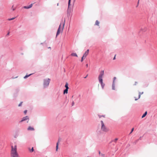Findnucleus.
<instances>
[{
	"label": "nucleus",
	"instance_id": "f257e3e1",
	"mask_svg": "<svg viewBox=\"0 0 157 157\" xmlns=\"http://www.w3.org/2000/svg\"><path fill=\"white\" fill-rule=\"evenodd\" d=\"M10 156L11 157H20L17 151V146L16 145L14 147L13 146H11Z\"/></svg>",
	"mask_w": 157,
	"mask_h": 157
},
{
	"label": "nucleus",
	"instance_id": "f03ea898",
	"mask_svg": "<svg viewBox=\"0 0 157 157\" xmlns=\"http://www.w3.org/2000/svg\"><path fill=\"white\" fill-rule=\"evenodd\" d=\"M104 75V71H101L100 75L98 76V79L99 82L101 84L102 88L104 89L105 86V84L103 83L102 82V77Z\"/></svg>",
	"mask_w": 157,
	"mask_h": 157
},
{
	"label": "nucleus",
	"instance_id": "7ed1b4c3",
	"mask_svg": "<svg viewBox=\"0 0 157 157\" xmlns=\"http://www.w3.org/2000/svg\"><path fill=\"white\" fill-rule=\"evenodd\" d=\"M101 130L103 132H107L109 131V129L105 125L103 121H101Z\"/></svg>",
	"mask_w": 157,
	"mask_h": 157
},
{
	"label": "nucleus",
	"instance_id": "20e7f679",
	"mask_svg": "<svg viewBox=\"0 0 157 157\" xmlns=\"http://www.w3.org/2000/svg\"><path fill=\"white\" fill-rule=\"evenodd\" d=\"M51 79L49 78L44 79L43 80V87L44 88L48 87L49 85Z\"/></svg>",
	"mask_w": 157,
	"mask_h": 157
},
{
	"label": "nucleus",
	"instance_id": "39448f33",
	"mask_svg": "<svg viewBox=\"0 0 157 157\" xmlns=\"http://www.w3.org/2000/svg\"><path fill=\"white\" fill-rule=\"evenodd\" d=\"M64 24V23H63L62 24L61 23L59 25V27L57 32L56 35V36H57L60 33V31L63 29Z\"/></svg>",
	"mask_w": 157,
	"mask_h": 157
},
{
	"label": "nucleus",
	"instance_id": "423d86ee",
	"mask_svg": "<svg viewBox=\"0 0 157 157\" xmlns=\"http://www.w3.org/2000/svg\"><path fill=\"white\" fill-rule=\"evenodd\" d=\"M27 120H29V117L28 116H26L23 117L21 120L20 121V122H22Z\"/></svg>",
	"mask_w": 157,
	"mask_h": 157
},
{
	"label": "nucleus",
	"instance_id": "0eeeda50",
	"mask_svg": "<svg viewBox=\"0 0 157 157\" xmlns=\"http://www.w3.org/2000/svg\"><path fill=\"white\" fill-rule=\"evenodd\" d=\"M61 140L60 139V138H59L58 142H57L56 143V151H57L58 150V145L59 144Z\"/></svg>",
	"mask_w": 157,
	"mask_h": 157
},
{
	"label": "nucleus",
	"instance_id": "6e6552de",
	"mask_svg": "<svg viewBox=\"0 0 157 157\" xmlns=\"http://www.w3.org/2000/svg\"><path fill=\"white\" fill-rule=\"evenodd\" d=\"M33 6V4H31L30 5H29L28 6H24L23 8L24 9H29L32 7Z\"/></svg>",
	"mask_w": 157,
	"mask_h": 157
},
{
	"label": "nucleus",
	"instance_id": "1a4fd4ad",
	"mask_svg": "<svg viewBox=\"0 0 157 157\" xmlns=\"http://www.w3.org/2000/svg\"><path fill=\"white\" fill-rule=\"evenodd\" d=\"M89 51V49L87 50V51L85 52L83 55V57H84V58H85L86 57V56L88 55V54Z\"/></svg>",
	"mask_w": 157,
	"mask_h": 157
},
{
	"label": "nucleus",
	"instance_id": "9d476101",
	"mask_svg": "<svg viewBox=\"0 0 157 157\" xmlns=\"http://www.w3.org/2000/svg\"><path fill=\"white\" fill-rule=\"evenodd\" d=\"M143 92H140L139 93V94L138 96V98H136V97H135V100L136 101L137 100H138V99H139V98H140V97L141 95L143 94Z\"/></svg>",
	"mask_w": 157,
	"mask_h": 157
},
{
	"label": "nucleus",
	"instance_id": "9b49d317",
	"mask_svg": "<svg viewBox=\"0 0 157 157\" xmlns=\"http://www.w3.org/2000/svg\"><path fill=\"white\" fill-rule=\"evenodd\" d=\"M27 130L29 131H34V129L33 127H32L31 126H29Z\"/></svg>",
	"mask_w": 157,
	"mask_h": 157
},
{
	"label": "nucleus",
	"instance_id": "f8f14e48",
	"mask_svg": "<svg viewBox=\"0 0 157 157\" xmlns=\"http://www.w3.org/2000/svg\"><path fill=\"white\" fill-rule=\"evenodd\" d=\"M28 150L31 153L33 152L34 151V149L33 147H32L31 148L29 147L28 148Z\"/></svg>",
	"mask_w": 157,
	"mask_h": 157
},
{
	"label": "nucleus",
	"instance_id": "ddd939ff",
	"mask_svg": "<svg viewBox=\"0 0 157 157\" xmlns=\"http://www.w3.org/2000/svg\"><path fill=\"white\" fill-rule=\"evenodd\" d=\"M68 89H66L63 91V94H67L68 93Z\"/></svg>",
	"mask_w": 157,
	"mask_h": 157
},
{
	"label": "nucleus",
	"instance_id": "4468645a",
	"mask_svg": "<svg viewBox=\"0 0 157 157\" xmlns=\"http://www.w3.org/2000/svg\"><path fill=\"white\" fill-rule=\"evenodd\" d=\"M71 55L72 56H76V57H78V56L77 55V54H76V53H72L71 54Z\"/></svg>",
	"mask_w": 157,
	"mask_h": 157
},
{
	"label": "nucleus",
	"instance_id": "2eb2a0df",
	"mask_svg": "<svg viewBox=\"0 0 157 157\" xmlns=\"http://www.w3.org/2000/svg\"><path fill=\"white\" fill-rule=\"evenodd\" d=\"M99 21H98V20L96 21L95 23V25H98V26H99Z\"/></svg>",
	"mask_w": 157,
	"mask_h": 157
},
{
	"label": "nucleus",
	"instance_id": "dca6fc26",
	"mask_svg": "<svg viewBox=\"0 0 157 157\" xmlns=\"http://www.w3.org/2000/svg\"><path fill=\"white\" fill-rule=\"evenodd\" d=\"M147 111H146L144 113V114L142 115V118H143L144 117H145V116L147 114Z\"/></svg>",
	"mask_w": 157,
	"mask_h": 157
},
{
	"label": "nucleus",
	"instance_id": "f3484780",
	"mask_svg": "<svg viewBox=\"0 0 157 157\" xmlns=\"http://www.w3.org/2000/svg\"><path fill=\"white\" fill-rule=\"evenodd\" d=\"M32 74H31L29 75H26L24 77V78H26L29 77Z\"/></svg>",
	"mask_w": 157,
	"mask_h": 157
},
{
	"label": "nucleus",
	"instance_id": "a211bd4d",
	"mask_svg": "<svg viewBox=\"0 0 157 157\" xmlns=\"http://www.w3.org/2000/svg\"><path fill=\"white\" fill-rule=\"evenodd\" d=\"M112 88V89L113 90H115V84H114V81L113 82V83Z\"/></svg>",
	"mask_w": 157,
	"mask_h": 157
},
{
	"label": "nucleus",
	"instance_id": "6ab92c4d",
	"mask_svg": "<svg viewBox=\"0 0 157 157\" xmlns=\"http://www.w3.org/2000/svg\"><path fill=\"white\" fill-rule=\"evenodd\" d=\"M65 87H66V89H69V87H68V83L67 82H66L65 85Z\"/></svg>",
	"mask_w": 157,
	"mask_h": 157
},
{
	"label": "nucleus",
	"instance_id": "aec40b11",
	"mask_svg": "<svg viewBox=\"0 0 157 157\" xmlns=\"http://www.w3.org/2000/svg\"><path fill=\"white\" fill-rule=\"evenodd\" d=\"M15 18V17H12V18H9L8 19V21H11V20H13Z\"/></svg>",
	"mask_w": 157,
	"mask_h": 157
},
{
	"label": "nucleus",
	"instance_id": "412c9836",
	"mask_svg": "<svg viewBox=\"0 0 157 157\" xmlns=\"http://www.w3.org/2000/svg\"><path fill=\"white\" fill-rule=\"evenodd\" d=\"M118 139L117 138H115L113 141L115 143H116L117 141L118 140Z\"/></svg>",
	"mask_w": 157,
	"mask_h": 157
},
{
	"label": "nucleus",
	"instance_id": "4be33fe9",
	"mask_svg": "<svg viewBox=\"0 0 157 157\" xmlns=\"http://www.w3.org/2000/svg\"><path fill=\"white\" fill-rule=\"evenodd\" d=\"M16 7L13 8V6L11 9L13 10V11H14L16 9Z\"/></svg>",
	"mask_w": 157,
	"mask_h": 157
},
{
	"label": "nucleus",
	"instance_id": "5701e85b",
	"mask_svg": "<svg viewBox=\"0 0 157 157\" xmlns=\"http://www.w3.org/2000/svg\"><path fill=\"white\" fill-rule=\"evenodd\" d=\"M74 104H75V103H74V101H73L72 102V104H71L72 106H73L74 105Z\"/></svg>",
	"mask_w": 157,
	"mask_h": 157
},
{
	"label": "nucleus",
	"instance_id": "b1692460",
	"mask_svg": "<svg viewBox=\"0 0 157 157\" xmlns=\"http://www.w3.org/2000/svg\"><path fill=\"white\" fill-rule=\"evenodd\" d=\"M22 102H21L18 105V106H21V105H22Z\"/></svg>",
	"mask_w": 157,
	"mask_h": 157
},
{
	"label": "nucleus",
	"instance_id": "393cba45",
	"mask_svg": "<svg viewBox=\"0 0 157 157\" xmlns=\"http://www.w3.org/2000/svg\"><path fill=\"white\" fill-rule=\"evenodd\" d=\"M100 155H101V156L102 157H104V156H105L103 154H100Z\"/></svg>",
	"mask_w": 157,
	"mask_h": 157
},
{
	"label": "nucleus",
	"instance_id": "a878e982",
	"mask_svg": "<svg viewBox=\"0 0 157 157\" xmlns=\"http://www.w3.org/2000/svg\"><path fill=\"white\" fill-rule=\"evenodd\" d=\"M84 59V57H83V56L82 57V58L81 62H82L83 60Z\"/></svg>",
	"mask_w": 157,
	"mask_h": 157
},
{
	"label": "nucleus",
	"instance_id": "bb28decb",
	"mask_svg": "<svg viewBox=\"0 0 157 157\" xmlns=\"http://www.w3.org/2000/svg\"><path fill=\"white\" fill-rule=\"evenodd\" d=\"M68 8H67V13H68V10H69V2H68Z\"/></svg>",
	"mask_w": 157,
	"mask_h": 157
},
{
	"label": "nucleus",
	"instance_id": "cd10ccee",
	"mask_svg": "<svg viewBox=\"0 0 157 157\" xmlns=\"http://www.w3.org/2000/svg\"><path fill=\"white\" fill-rule=\"evenodd\" d=\"M27 110H25L24 111V113H25V114H26V113H27Z\"/></svg>",
	"mask_w": 157,
	"mask_h": 157
},
{
	"label": "nucleus",
	"instance_id": "c85d7f7f",
	"mask_svg": "<svg viewBox=\"0 0 157 157\" xmlns=\"http://www.w3.org/2000/svg\"><path fill=\"white\" fill-rule=\"evenodd\" d=\"M116 78L115 77H114L113 78V81H114H114L116 80Z\"/></svg>",
	"mask_w": 157,
	"mask_h": 157
},
{
	"label": "nucleus",
	"instance_id": "c756f323",
	"mask_svg": "<svg viewBox=\"0 0 157 157\" xmlns=\"http://www.w3.org/2000/svg\"><path fill=\"white\" fill-rule=\"evenodd\" d=\"M134 130V128H133L132 129V130H131V132H130V133H132V132Z\"/></svg>",
	"mask_w": 157,
	"mask_h": 157
},
{
	"label": "nucleus",
	"instance_id": "7c9ffc66",
	"mask_svg": "<svg viewBox=\"0 0 157 157\" xmlns=\"http://www.w3.org/2000/svg\"><path fill=\"white\" fill-rule=\"evenodd\" d=\"M137 82H135V83L134 85H136L137 84Z\"/></svg>",
	"mask_w": 157,
	"mask_h": 157
},
{
	"label": "nucleus",
	"instance_id": "2f4dec72",
	"mask_svg": "<svg viewBox=\"0 0 157 157\" xmlns=\"http://www.w3.org/2000/svg\"><path fill=\"white\" fill-rule=\"evenodd\" d=\"M9 34H10V32H8V33H7V36H8V35H9Z\"/></svg>",
	"mask_w": 157,
	"mask_h": 157
},
{
	"label": "nucleus",
	"instance_id": "473e14b6",
	"mask_svg": "<svg viewBox=\"0 0 157 157\" xmlns=\"http://www.w3.org/2000/svg\"><path fill=\"white\" fill-rule=\"evenodd\" d=\"M115 59H116V56H115L113 58V59L114 60Z\"/></svg>",
	"mask_w": 157,
	"mask_h": 157
},
{
	"label": "nucleus",
	"instance_id": "72a5a7b5",
	"mask_svg": "<svg viewBox=\"0 0 157 157\" xmlns=\"http://www.w3.org/2000/svg\"><path fill=\"white\" fill-rule=\"evenodd\" d=\"M99 155H100L101 154V152L100 151H99Z\"/></svg>",
	"mask_w": 157,
	"mask_h": 157
},
{
	"label": "nucleus",
	"instance_id": "f704fd0d",
	"mask_svg": "<svg viewBox=\"0 0 157 157\" xmlns=\"http://www.w3.org/2000/svg\"><path fill=\"white\" fill-rule=\"evenodd\" d=\"M69 0V5H70V1H71V0Z\"/></svg>",
	"mask_w": 157,
	"mask_h": 157
},
{
	"label": "nucleus",
	"instance_id": "c9c22d12",
	"mask_svg": "<svg viewBox=\"0 0 157 157\" xmlns=\"http://www.w3.org/2000/svg\"><path fill=\"white\" fill-rule=\"evenodd\" d=\"M101 117H102V116H99V117H100V118H101Z\"/></svg>",
	"mask_w": 157,
	"mask_h": 157
},
{
	"label": "nucleus",
	"instance_id": "e433bc0d",
	"mask_svg": "<svg viewBox=\"0 0 157 157\" xmlns=\"http://www.w3.org/2000/svg\"><path fill=\"white\" fill-rule=\"evenodd\" d=\"M86 66L87 67V66H88V64H87L86 65Z\"/></svg>",
	"mask_w": 157,
	"mask_h": 157
},
{
	"label": "nucleus",
	"instance_id": "4c0bfd02",
	"mask_svg": "<svg viewBox=\"0 0 157 157\" xmlns=\"http://www.w3.org/2000/svg\"><path fill=\"white\" fill-rule=\"evenodd\" d=\"M87 76H85V78H86V77H87Z\"/></svg>",
	"mask_w": 157,
	"mask_h": 157
},
{
	"label": "nucleus",
	"instance_id": "58836bf2",
	"mask_svg": "<svg viewBox=\"0 0 157 157\" xmlns=\"http://www.w3.org/2000/svg\"><path fill=\"white\" fill-rule=\"evenodd\" d=\"M102 117H104V116H102Z\"/></svg>",
	"mask_w": 157,
	"mask_h": 157
}]
</instances>
